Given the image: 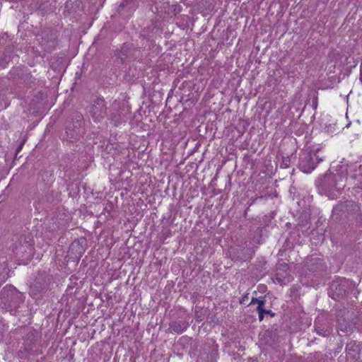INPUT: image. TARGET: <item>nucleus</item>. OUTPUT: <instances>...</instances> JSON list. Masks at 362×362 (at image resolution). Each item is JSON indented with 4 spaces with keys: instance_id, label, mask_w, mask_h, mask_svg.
Returning <instances> with one entry per match:
<instances>
[{
    "instance_id": "f257e3e1",
    "label": "nucleus",
    "mask_w": 362,
    "mask_h": 362,
    "mask_svg": "<svg viewBox=\"0 0 362 362\" xmlns=\"http://www.w3.org/2000/svg\"><path fill=\"white\" fill-rule=\"evenodd\" d=\"M24 297L14 286L7 285L0 293V305L11 314H15L23 303Z\"/></svg>"
},
{
    "instance_id": "f03ea898",
    "label": "nucleus",
    "mask_w": 362,
    "mask_h": 362,
    "mask_svg": "<svg viewBox=\"0 0 362 362\" xmlns=\"http://www.w3.org/2000/svg\"><path fill=\"white\" fill-rule=\"evenodd\" d=\"M346 177L339 173L326 174L322 181V187L327 195L334 198L336 193H339L345 187V180Z\"/></svg>"
},
{
    "instance_id": "7ed1b4c3",
    "label": "nucleus",
    "mask_w": 362,
    "mask_h": 362,
    "mask_svg": "<svg viewBox=\"0 0 362 362\" xmlns=\"http://www.w3.org/2000/svg\"><path fill=\"white\" fill-rule=\"evenodd\" d=\"M320 161H322V158L317 151H303L300 154L299 167L303 172L310 173Z\"/></svg>"
},
{
    "instance_id": "20e7f679",
    "label": "nucleus",
    "mask_w": 362,
    "mask_h": 362,
    "mask_svg": "<svg viewBox=\"0 0 362 362\" xmlns=\"http://www.w3.org/2000/svg\"><path fill=\"white\" fill-rule=\"evenodd\" d=\"M89 115L95 122H99L107 115L105 101L103 98H96L89 109Z\"/></svg>"
},
{
    "instance_id": "39448f33",
    "label": "nucleus",
    "mask_w": 362,
    "mask_h": 362,
    "mask_svg": "<svg viewBox=\"0 0 362 362\" xmlns=\"http://www.w3.org/2000/svg\"><path fill=\"white\" fill-rule=\"evenodd\" d=\"M351 286V282L346 279L334 281L330 286V293L333 298L343 297L348 293L347 288Z\"/></svg>"
},
{
    "instance_id": "423d86ee",
    "label": "nucleus",
    "mask_w": 362,
    "mask_h": 362,
    "mask_svg": "<svg viewBox=\"0 0 362 362\" xmlns=\"http://www.w3.org/2000/svg\"><path fill=\"white\" fill-rule=\"evenodd\" d=\"M121 107L120 104L115 101L112 105V112L110 115V119L114 123L115 126L120 124L124 120L121 115Z\"/></svg>"
},
{
    "instance_id": "0eeeda50",
    "label": "nucleus",
    "mask_w": 362,
    "mask_h": 362,
    "mask_svg": "<svg viewBox=\"0 0 362 362\" xmlns=\"http://www.w3.org/2000/svg\"><path fill=\"white\" fill-rule=\"evenodd\" d=\"M245 250H251L250 249L245 250V247L233 248L230 250V257L233 261H246L250 257L245 255Z\"/></svg>"
},
{
    "instance_id": "6e6552de",
    "label": "nucleus",
    "mask_w": 362,
    "mask_h": 362,
    "mask_svg": "<svg viewBox=\"0 0 362 362\" xmlns=\"http://www.w3.org/2000/svg\"><path fill=\"white\" fill-rule=\"evenodd\" d=\"M189 326L188 322L184 320L173 321L169 325L170 332L180 334L183 332Z\"/></svg>"
},
{
    "instance_id": "1a4fd4ad",
    "label": "nucleus",
    "mask_w": 362,
    "mask_h": 362,
    "mask_svg": "<svg viewBox=\"0 0 362 362\" xmlns=\"http://www.w3.org/2000/svg\"><path fill=\"white\" fill-rule=\"evenodd\" d=\"M37 341V333L35 331H30L27 333L25 339V351L31 350Z\"/></svg>"
},
{
    "instance_id": "9d476101",
    "label": "nucleus",
    "mask_w": 362,
    "mask_h": 362,
    "mask_svg": "<svg viewBox=\"0 0 362 362\" xmlns=\"http://www.w3.org/2000/svg\"><path fill=\"white\" fill-rule=\"evenodd\" d=\"M315 330L319 335L326 337V336L329 335V334L331 332V327L329 325H327V324L322 325V324L316 323L315 324Z\"/></svg>"
},
{
    "instance_id": "9b49d317",
    "label": "nucleus",
    "mask_w": 362,
    "mask_h": 362,
    "mask_svg": "<svg viewBox=\"0 0 362 362\" xmlns=\"http://www.w3.org/2000/svg\"><path fill=\"white\" fill-rule=\"evenodd\" d=\"M77 124H78V126L75 127L76 128V129H73V130L69 129V131H70L69 133L68 132H66V133L70 135V138H71V139H75L77 136V135L80 133L79 127H81V122H79V120L77 121Z\"/></svg>"
},
{
    "instance_id": "f8f14e48",
    "label": "nucleus",
    "mask_w": 362,
    "mask_h": 362,
    "mask_svg": "<svg viewBox=\"0 0 362 362\" xmlns=\"http://www.w3.org/2000/svg\"><path fill=\"white\" fill-rule=\"evenodd\" d=\"M257 311L258 312L259 320L262 321L264 319V308L262 307V303H259V306L257 307Z\"/></svg>"
},
{
    "instance_id": "ddd939ff",
    "label": "nucleus",
    "mask_w": 362,
    "mask_h": 362,
    "mask_svg": "<svg viewBox=\"0 0 362 362\" xmlns=\"http://www.w3.org/2000/svg\"><path fill=\"white\" fill-rule=\"evenodd\" d=\"M286 277V274L284 275V274H281L280 272V271H277V272L276 274V279L279 283L282 284L284 281Z\"/></svg>"
},
{
    "instance_id": "4468645a",
    "label": "nucleus",
    "mask_w": 362,
    "mask_h": 362,
    "mask_svg": "<svg viewBox=\"0 0 362 362\" xmlns=\"http://www.w3.org/2000/svg\"><path fill=\"white\" fill-rule=\"evenodd\" d=\"M50 42H51V45L49 44V42H47L46 43L42 42V45L45 50L49 52L53 49L54 45V42L51 41Z\"/></svg>"
},
{
    "instance_id": "2eb2a0df",
    "label": "nucleus",
    "mask_w": 362,
    "mask_h": 362,
    "mask_svg": "<svg viewBox=\"0 0 362 362\" xmlns=\"http://www.w3.org/2000/svg\"><path fill=\"white\" fill-rule=\"evenodd\" d=\"M260 303H262V307H264V305L265 303V300L264 299V298H252L250 304L257 303V305H258L257 306H259Z\"/></svg>"
},
{
    "instance_id": "dca6fc26",
    "label": "nucleus",
    "mask_w": 362,
    "mask_h": 362,
    "mask_svg": "<svg viewBox=\"0 0 362 362\" xmlns=\"http://www.w3.org/2000/svg\"><path fill=\"white\" fill-rule=\"evenodd\" d=\"M4 327L5 325L4 322L1 320H0V341L2 340L4 337V333L5 331Z\"/></svg>"
},
{
    "instance_id": "f3484780",
    "label": "nucleus",
    "mask_w": 362,
    "mask_h": 362,
    "mask_svg": "<svg viewBox=\"0 0 362 362\" xmlns=\"http://www.w3.org/2000/svg\"><path fill=\"white\" fill-rule=\"evenodd\" d=\"M248 293H246L245 295H244L241 299L240 300L239 303L240 304H245V301L248 299Z\"/></svg>"
},
{
    "instance_id": "a211bd4d",
    "label": "nucleus",
    "mask_w": 362,
    "mask_h": 362,
    "mask_svg": "<svg viewBox=\"0 0 362 362\" xmlns=\"http://www.w3.org/2000/svg\"><path fill=\"white\" fill-rule=\"evenodd\" d=\"M24 247H26L27 249H28V250H29V252H30V253L31 252V251H32V248H31L30 245H26L25 246H23V245H21V246L20 247V248H19V250H20L21 252H23V249H24Z\"/></svg>"
},
{
    "instance_id": "6ab92c4d",
    "label": "nucleus",
    "mask_w": 362,
    "mask_h": 362,
    "mask_svg": "<svg viewBox=\"0 0 362 362\" xmlns=\"http://www.w3.org/2000/svg\"><path fill=\"white\" fill-rule=\"evenodd\" d=\"M264 314H268V315H271L272 317H274V313H272V310H266V309H264Z\"/></svg>"
},
{
    "instance_id": "aec40b11",
    "label": "nucleus",
    "mask_w": 362,
    "mask_h": 362,
    "mask_svg": "<svg viewBox=\"0 0 362 362\" xmlns=\"http://www.w3.org/2000/svg\"><path fill=\"white\" fill-rule=\"evenodd\" d=\"M260 238H261V237H259V239H258V240H255V238H254V239H253V240H254L256 243H257V244H260V243H261Z\"/></svg>"
}]
</instances>
